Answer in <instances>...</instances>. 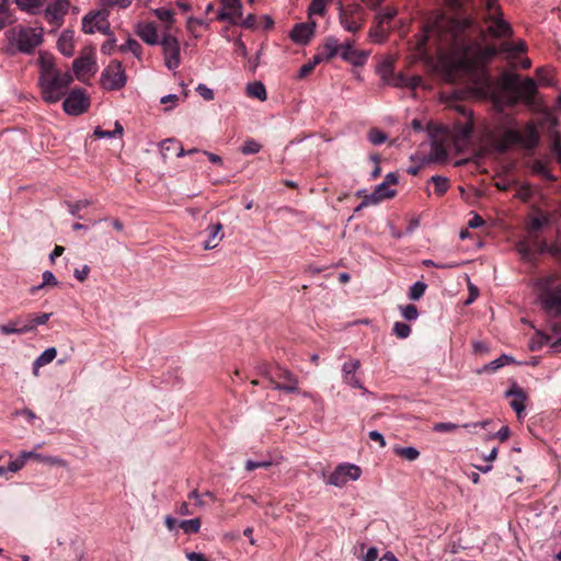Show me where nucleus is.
Returning a JSON list of instances; mask_svg holds the SVG:
<instances>
[{"label": "nucleus", "instance_id": "864d4df0", "mask_svg": "<svg viewBox=\"0 0 561 561\" xmlns=\"http://www.w3.org/2000/svg\"><path fill=\"white\" fill-rule=\"evenodd\" d=\"M547 221H548V219L543 215L536 216V217L531 218V220L529 222V231L536 232V231L540 230L543 227V225L547 224Z\"/></svg>", "mask_w": 561, "mask_h": 561}, {"label": "nucleus", "instance_id": "49530a36", "mask_svg": "<svg viewBox=\"0 0 561 561\" xmlns=\"http://www.w3.org/2000/svg\"><path fill=\"white\" fill-rule=\"evenodd\" d=\"M393 333L399 339H407L411 334V327L404 322H396L392 329Z\"/></svg>", "mask_w": 561, "mask_h": 561}, {"label": "nucleus", "instance_id": "39448f33", "mask_svg": "<svg viewBox=\"0 0 561 561\" xmlns=\"http://www.w3.org/2000/svg\"><path fill=\"white\" fill-rule=\"evenodd\" d=\"M11 45L24 54H32L43 43V27L32 28L22 25L14 26L5 32Z\"/></svg>", "mask_w": 561, "mask_h": 561}, {"label": "nucleus", "instance_id": "3c124183", "mask_svg": "<svg viewBox=\"0 0 561 561\" xmlns=\"http://www.w3.org/2000/svg\"><path fill=\"white\" fill-rule=\"evenodd\" d=\"M400 309L402 317L408 321L415 320L419 317L417 308L414 305L401 306Z\"/></svg>", "mask_w": 561, "mask_h": 561}, {"label": "nucleus", "instance_id": "09e8293b", "mask_svg": "<svg viewBox=\"0 0 561 561\" xmlns=\"http://www.w3.org/2000/svg\"><path fill=\"white\" fill-rule=\"evenodd\" d=\"M23 458L27 461L28 459H34L36 461H45L48 463H59V460L53 457H44L39 454H36L34 451H23Z\"/></svg>", "mask_w": 561, "mask_h": 561}, {"label": "nucleus", "instance_id": "052dcab7", "mask_svg": "<svg viewBox=\"0 0 561 561\" xmlns=\"http://www.w3.org/2000/svg\"><path fill=\"white\" fill-rule=\"evenodd\" d=\"M90 273V267L88 265H84L82 270H76L75 271V277L79 282H84Z\"/></svg>", "mask_w": 561, "mask_h": 561}, {"label": "nucleus", "instance_id": "e433bc0d", "mask_svg": "<svg viewBox=\"0 0 561 561\" xmlns=\"http://www.w3.org/2000/svg\"><path fill=\"white\" fill-rule=\"evenodd\" d=\"M394 454L409 461H414L420 457V451L414 447H396Z\"/></svg>", "mask_w": 561, "mask_h": 561}, {"label": "nucleus", "instance_id": "a19ab883", "mask_svg": "<svg viewBox=\"0 0 561 561\" xmlns=\"http://www.w3.org/2000/svg\"><path fill=\"white\" fill-rule=\"evenodd\" d=\"M262 146L253 138L247 139L242 147L240 148V151L242 154H254L257 153L261 150Z\"/></svg>", "mask_w": 561, "mask_h": 561}, {"label": "nucleus", "instance_id": "412c9836", "mask_svg": "<svg viewBox=\"0 0 561 561\" xmlns=\"http://www.w3.org/2000/svg\"><path fill=\"white\" fill-rule=\"evenodd\" d=\"M340 56L343 60L354 65V66H363L367 60V53L363 50H356L353 48V43L346 42L341 45Z\"/></svg>", "mask_w": 561, "mask_h": 561}, {"label": "nucleus", "instance_id": "2f4dec72", "mask_svg": "<svg viewBox=\"0 0 561 561\" xmlns=\"http://www.w3.org/2000/svg\"><path fill=\"white\" fill-rule=\"evenodd\" d=\"M152 12L160 21L165 23V30L169 31L171 25L174 23V11L165 8H158Z\"/></svg>", "mask_w": 561, "mask_h": 561}, {"label": "nucleus", "instance_id": "1a4fd4ad", "mask_svg": "<svg viewBox=\"0 0 561 561\" xmlns=\"http://www.w3.org/2000/svg\"><path fill=\"white\" fill-rule=\"evenodd\" d=\"M268 381L274 389L283 390L288 393L298 392V379L288 369L276 366L268 373Z\"/></svg>", "mask_w": 561, "mask_h": 561}, {"label": "nucleus", "instance_id": "f03ea898", "mask_svg": "<svg viewBox=\"0 0 561 561\" xmlns=\"http://www.w3.org/2000/svg\"><path fill=\"white\" fill-rule=\"evenodd\" d=\"M466 18H471L474 21V23L480 27L481 32L474 34L472 38L478 41L481 45H483L482 41L486 36L492 39H501L502 42L510 39L513 36L512 25L504 19V15H500L495 19L491 18L490 15H486L484 18V21H482V23L485 25V28H483L482 25L477 21V19L471 15L456 16L450 19L442 18L439 21L436 22L435 27L437 30L438 35L440 36L442 44L450 51V69L459 72H461V70L456 67V57L453 45L454 43L449 36V34L451 33L450 23L456 20H462Z\"/></svg>", "mask_w": 561, "mask_h": 561}, {"label": "nucleus", "instance_id": "de8ad7c7", "mask_svg": "<svg viewBox=\"0 0 561 561\" xmlns=\"http://www.w3.org/2000/svg\"><path fill=\"white\" fill-rule=\"evenodd\" d=\"M325 7L327 0H312L308 8L309 15H323L325 13Z\"/></svg>", "mask_w": 561, "mask_h": 561}, {"label": "nucleus", "instance_id": "774afa93", "mask_svg": "<svg viewBox=\"0 0 561 561\" xmlns=\"http://www.w3.org/2000/svg\"><path fill=\"white\" fill-rule=\"evenodd\" d=\"M186 558L190 561H209L204 554L198 553V552H188L186 554Z\"/></svg>", "mask_w": 561, "mask_h": 561}, {"label": "nucleus", "instance_id": "79ce46f5", "mask_svg": "<svg viewBox=\"0 0 561 561\" xmlns=\"http://www.w3.org/2000/svg\"><path fill=\"white\" fill-rule=\"evenodd\" d=\"M427 285L423 282L414 283L409 290V298L411 300H419L425 293Z\"/></svg>", "mask_w": 561, "mask_h": 561}, {"label": "nucleus", "instance_id": "7ed1b4c3", "mask_svg": "<svg viewBox=\"0 0 561 561\" xmlns=\"http://www.w3.org/2000/svg\"><path fill=\"white\" fill-rule=\"evenodd\" d=\"M38 62V85L42 98L46 103H57L66 96L73 77L70 71H61L56 68L51 57L41 56Z\"/></svg>", "mask_w": 561, "mask_h": 561}, {"label": "nucleus", "instance_id": "cd10ccee", "mask_svg": "<svg viewBox=\"0 0 561 561\" xmlns=\"http://www.w3.org/2000/svg\"><path fill=\"white\" fill-rule=\"evenodd\" d=\"M23 317H18L10 320L7 324L0 325V332L4 335L9 334H24L30 332V328H22Z\"/></svg>", "mask_w": 561, "mask_h": 561}, {"label": "nucleus", "instance_id": "473e14b6", "mask_svg": "<svg viewBox=\"0 0 561 561\" xmlns=\"http://www.w3.org/2000/svg\"><path fill=\"white\" fill-rule=\"evenodd\" d=\"M428 182L434 184L435 194L438 196H443L449 188V180L442 175H434Z\"/></svg>", "mask_w": 561, "mask_h": 561}, {"label": "nucleus", "instance_id": "6e6d98bb", "mask_svg": "<svg viewBox=\"0 0 561 561\" xmlns=\"http://www.w3.org/2000/svg\"><path fill=\"white\" fill-rule=\"evenodd\" d=\"M457 428H458V425L455 423H450V422H447V423L442 422V423H436L434 425V431L438 432V433L454 432Z\"/></svg>", "mask_w": 561, "mask_h": 561}, {"label": "nucleus", "instance_id": "72a5a7b5", "mask_svg": "<svg viewBox=\"0 0 561 561\" xmlns=\"http://www.w3.org/2000/svg\"><path fill=\"white\" fill-rule=\"evenodd\" d=\"M201 518L196 517L193 519L187 520H181L179 523V527L185 533V534H196L201 529Z\"/></svg>", "mask_w": 561, "mask_h": 561}, {"label": "nucleus", "instance_id": "b1692460", "mask_svg": "<svg viewBox=\"0 0 561 561\" xmlns=\"http://www.w3.org/2000/svg\"><path fill=\"white\" fill-rule=\"evenodd\" d=\"M137 35L148 45H157L158 32L153 22L139 23L137 25Z\"/></svg>", "mask_w": 561, "mask_h": 561}, {"label": "nucleus", "instance_id": "4c0bfd02", "mask_svg": "<svg viewBox=\"0 0 561 561\" xmlns=\"http://www.w3.org/2000/svg\"><path fill=\"white\" fill-rule=\"evenodd\" d=\"M14 1L21 10L27 11L31 13H35V11L43 5L42 0H14Z\"/></svg>", "mask_w": 561, "mask_h": 561}, {"label": "nucleus", "instance_id": "dca6fc26", "mask_svg": "<svg viewBox=\"0 0 561 561\" xmlns=\"http://www.w3.org/2000/svg\"><path fill=\"white\" fill-rule=\"evenodd\" d=\"M72 69L77 79L85 82L90 76L96 72V64L93 55L90 54L75 59Z\"/></svg>", "mask_w": 561, "mask_h": 561}, {"label": "nucleus", "instance_id": "c03bdc74", "mask_svg": "<svg viewBox=\"0 0 561 561\" xmlns=\"http://www.w3.org/2000/svg\"><path fill=\"white\" fill-rule=\"evenodd\" d=\"M58 284L55 275L50 271H45L43 273V283L36 287L31 289L32 294H35L37 290L44 288L45 286H56Z\"/></svg>", "mask_w": 561, "mask_h": 561}, {"label": "nucleus", "instance_id": "5701e85b", "mask_svg": "<svg viewBox=\"0 0 561 561\" xmlns=\"http://www.w3.org/2000/svg\"><path fill=\"white\" fill-rule=\"evenodd\" d=\"M506 397H513L511 401L512 409L516 412L517 416L520 417L522 413L525 410V402L527 400V396L525 391L514 385L510 390L506 391Z\"/></svg>", "mask_w": 561, "mask_h": 561}, {"label": "nucleus", "instance_id": "8fccbe9b", "mask_svg": "<svg viewBox=\"0 0 561 561\" xmlns=\"http://www.w3.org/2000/svg\"><path fill=\"white\" fill-rule=\"evenodd\" d=\"M12 15L9 11V7L5 3H0V31L8 24L12 23Z\"/></svg>", "mask_w": 561, "mask_h": 561}, {"label": "nucleus", "instance_id": "9d476101", "mask_svg": "<svg viewBox=\"0 0 561 561\" xmlns=\"http://www.w3.org/2000/svg\"><path fill=\"white\" fill-rule=\"evenodd\" d=\"M82 32L85 34H93L95 31L113 35L110 28L108 11L103 9L99 11H91L82 18Z\"/></svg>", "mask_w": 561, "mask_h": 561}, {"label": "nucleus", "instance_id": "bb28decb", "mask_svg": "<svg viewBox=\"0 0 561 561\" xmlns=\"http://www.w3.org/2000/svg\"><path fill=\"white\" fill-rule=\"evenodd\" d=\"M479 7L481 10V21H484L486 15L491 18H497L504 15L503 10L497 0H479Z\"/></svg>", "mask_w": 561, "mask_h": 561}, {"label": "nucleus", "instance_id": "69168bd1", "mask_svg": "<svg viewBox=\"0 0 561 561\" xmlns=\"http://www.w3.org/2000/svg\"><path fill=\"white\" fill-rule=\"evenodd\" d=\"M483 225H484V219L477 214L468 221V226L470 228H479Z\"/></svg>", "mask_w": 561, "mask_h": 561}, {"label": "nucleus", "instance_id": "4468645a", "mask_svg": "<svg viewBox=\"0 0 561 561\" xmlns=\"http://www.w3.org/2000/svg\"><path fill=\"white\" fill-rule=\"evenodd\" d=\"M69 7V0H56L49 3L44 12L45 20L55 27L61 26Z\"/></svg>", "mask_w": 561, "mask_h": 561}, {"label": "nucleus", "instance_id": "a211bd4d", "mask_svg": "<svg viewBox=\"0 0 561 561\" xmlns=\"http://www.w3.org/2000/svg\"><path fill=\"white\" fill-rule=\"evenodd\" d=\"M541 302L547 312L561 316V284L542 293Z\"/></svg>", "mask_w": 561, "mask_h": 561}, {"label": "nucleus", "instance_id": "5fc2aeb1", "mask_svg": "<svg viewBox=\"0 0 561 561\" xmlns=\"http://www.w3.org/2000/svg\"><path fill=\"white\" fill-rule=\"evenodd\" d=\"M25 462L26 460L23 458V454H21L19 458L9 461L7 471L16 472L23 468Z\"/></svg>", "mask_w": 561, "mask_h": 561}, {"label": "nucleus", "instance_id": "7c9ffc66", "mask_svg": "<svg viewBox=\"0 0 561 561\" xmlns=\"http://www.w3.org/2000/svg\"><path fill=\"white\" fill-rule=\"evenodd\" d=\"M397 13L398 11L393 8H385L382 12L378 14V30H380V32H383V26L389 25L397 15Z\"/></svg>", "mask_w": 561, "mask_h": 561}, {"label": "nucleus", "instance_id": "13d9d810", "mask_svg": "<svg viewBox=\"0 0 561 561\" xmlns=\"http://www.w3.org/2000/svg\"><path fill=\"white\" fill-rule=\"evenodd\" d=\"M116 39L114 37L108 38L101 47V51L105 55H111L114 51Z\"/></svg>", "mask_w": 561, "mask_h": 561}, {"label": "nucleus", "instance_id": "ea45409f", "mask_svg": "<svg viewBox=\"0 0 561 561\" xmlns=\"http://www.w3.org/2000/svg\"><path fill=\"white\" fill-rule=\"evenodd\" d=\"M119 50L125 53V51H130L133 53L136 57H139L141 51H142V47L141 45L134 38H128L126 41L125 44H123L121 47H119Z\"/></svg>", "mask_w": 561, "mask_h": 561}, {"label": "nucleus", "instance_id": "4be33fe9", "mask_svg": "<svg viewBox=\"0 0 561 561\" xmlns=\"http://www.w3.org/2000/svg\"><path fill=\"white\" fill-rule=\"evenodd\" d=\"M360 367L358 359L345 362L342 367L343 381L353 388L363 389L362 381L356 377L355 373Z\"/></svg>", "mask_w": 561, "mask_h": 561}, {"label": "nucleus", "instance_id": "c756f323", "mask_svg": "<svg viewBox=\"0 0 561 561\" xmlns=\"http://www.w3.org/2000/svg\"><path fill=\"white\" fill-rule=\"evenodd\" d=\"M221 229H222V225L219 222L208 227V239L204 242V249L211 250L218 245L217 240H221L222 236H224V234H221L218 238V234L221 231Z\"/></svg>", "mask_w": 561, "mask_h": 561}, {"label": "nucleus", "instance_id": "393cba45", "mask_svg": "<svg viewBox=\"0 0 561 561\" xmlns=\"http://www.w3.org/2000/svg\"><path fill=\"white\" fill-rule=\"evenodd\" d=\"M75 31L72 30H64L60 34L57 48L58 50L67 57H71L75 53Z\"/></svg>", "mask_w": 561, "mask_h": 561}, {"label": "nucleus", "instance_id": "9b49d317", "mask_svg": "<svg viewBox=\"0 0 561 561\" xmlns=\"http://www.w3.org/2000/svg\"><path fill=\"white\" fill-rule=\"evenodd\" d=\"M90 99L81 89H73L64 100L62 107L67 114L80 115L88 111Z\"/></svg>", "mask_w": 561, "mask_h": 561}, {"label": "nucleus", "instance_id": "6e6552de", "mask_svg": "<svg viewBox=\"0 0 561 561\" xmlns=\"http://www.w3.org/2000/svg\"><path fill=\"white\" fill-rule=\"evenodd\" d=\"M100 83L107 91L121 90L126 84V76L122 62L112 60L102 71Z\"/></svg>", "mask_w": 561, "mask_h": 561}, {"label": "nucleus", "instance_id": "f257e3e1", "mask_svg": "<svg viewBox=\"0 0 561 561\" xmlns=\"http://www.w3.org/2000/svg\"><path fill=\"white\" fill-rule=\"evenodd\" d=\"M450 27L449 36L454 43L456 67L463 73L473 72L497 55L505 54L513 57L527 51V44L523 39L517 42L506 39L499 46L481 45L472 38L481 30L471 18L456 20L450 23Z\"/></svg>", "mask_w": 561, "mask_h": 561}, {"label": "nucleus", "instance_id": "c9c22d12", "mask_svg": "<svg viewBox=\"0 0 561 561\" xmlns=\"http://www.w3.org/2000/svg\"><path fill=\"white\" fill-rule=\"evenodd\" d=\"M248 94L252 98H256L261 101L266 100V90L262 82H254L248 85Z\"/></svg>", "mask_w": 561, "mask_h": 561}, {"label": "nucleus", "instance_id": "f3484780", "mask_svg": "<svg viewBox=\"0 0 561 561\" xmlns=\"http://www.w3.org/2000/svg\"><path fill=\"white\" fill-rule=\"evenodd\" d=\"M224 10L217 15L219 21H229L238 24L242 18V4L240 0H220Z\"/></svg>", "mask_w": 561, "mask_h": 561}, {"label": "nucleus", "instance_id": "680f3d73", "mask_svg": "<svg viewBox=\"0 0 561 561\" xmlns=\"http://www.w3.org/2000/svg\"><path fill=\"white\" fill-rule=\"evenodd\" d=\"M314 69V66L309 61L305 65L301 66V68L299 69V75L298 77L299 78H305L307 77L308 75H310Z\"/></svg>", "mask_w": 561, "mask_h": 561}, {"label": "nucleus", "instance_id": "20e7f679", "mask_svg": "<svg viewBox=\"0 0 561 561\" xmlns=\"http://www.w3.org/2000/svg\"><path fill=\"white\" fill-rule=\"evenodd\" d=\"M538 141L539 135L533 124H527L523 130L500 126L490 134V142L500 153L507 152L514 146L530 150Z\"/></svg>", "mask_w": 561, "mask_h": 561}, {"label": "nucleus", "instance_id": "a878e982", "mask_svg": "<svg viewBox=\"0 0 561 561\" xmlns=\"http://www.w3.org/2000/svg\"><path fill=\"white\" fill-rule=\"evenodd\" d=\"M341 45L335 37H327L324 43L319 47V51L321 53L323 59L325 61L334 58L339 53H341Z\"/></svg>", "mask_w": 561, "mask_h": 561}, {"label": "nucleus", "instance_id": "58836bf2", "mask_svg": "<svg viewBox=\"0 0 561 561\" xmlns=\"http://www.w3.org/2000/svg\"><path fill=\"white\" fill-rule=\"evenodd\" d=\"M431 154V158L436 161H443L447 158V151L445 147L437 140L432 142Z\"/></svg>", "mask_w": 561, "mask_h": 561}, {"label": "nucleus", "instance_id": "aec40b11", "mask_svg": "<svg viewBox=\"0 0 561 561\" xmlns=\"http://www.w3.org/2000/svg\"><path fill=\"white\" fill-rule=\"evenodd\" d=\"M396 195V191L391 190L388 184L385 182L380 183L376 186L375 191L366 196L365 201H363L356 208V210L362 209L363 207H366L369 204H377L386 198H391Z\"/></svg>", "mask_w": 561, "mask_h": 561}, {"label": "nucleus", "instance_id": "423d86ee", "mask_svg": "<svg viewBox=\"0 0 561 561\" xmlns=\"http://www.w3.org/2000/svg\"><path fill=\"white\" fill-rule=\"evenodd\" d=\"M504 89L511 91L516 98L527 104H533L537 93V84L534 79L526 78L520 81L518 75L505 73L502 78Z\"/></svg>", "mask_w": 561, "mask_h": 561}, {"label": "nucleus", "instance_id": "f704fd0d", "mask_svg": "<svg viewBox=\"0 0 561 561\" xmlns=\"http://www.w3.org/2000/svg\"><path fill=\"white\" fill-rule=\"evenodd\" d=\"M473 131V123L468 121L466 123H460L456 126L457 138L460 140H468Z\"/></svg>", "mask_w": 561, "mask_h": 561}, {"label": "nucleus", "instance_id": "c85d7f7f", "mask_svg": "<svg viewBox=\"0 0 561 561\" xmlns=\"http://www.w3.org/2000/svg\"><path fill=\"white\" fill-rule=\"evenodd\" d=\"M50 316L51 313L27 314L25 319L23 318L22 328H30V332H32L37 325L45 324Z\"/></svg>", "mask_w": 561, "mask_h": 561}, {"label": "nucleus", "instance_id": "2eb2a0df", "mask_svg": "<svg viewBox=\"0 0 561 561\" xmlns=\"http://www.w3.org/2000/svg\"><path fill=\"white\" fill-rule=\"evenodd\" d=\"M515 248L523 260L533 262L536 259L537 253H542L546 250L547 243L545 241L538 240L537 237H534L531 241H518Z\"/></svg>", "mask_w": 561, "mask_h": 561}, {"label": "nucleus", "instance_id": "603ef678", "mask_svg": "<svg viewBox=\"0 0 561 561\" xmlns=\"http://www.w3.org/2000/svg\"><path fill=\"white\" fill-rule=\"evenodd\" d=\"M368 139L374 145H381L386 141L387 135L377 128H373L369 130Z\"/></svg>", "mask_w": 561, "mask_h": 561}, {"label": "nucleus", "instance_id": "0e129e2a", "mask_svg": "<svg viewBox=\"0 0 561 561\" xmlns=\"http://www.w3.org/2000/svg\"><path fill=\"white\" fill-rule=\"evenodd\" d=\"M90 204L91 202L88 199L78 201L71 206V213L76 215L80 209L85 208Z\"/></svg>", "mask_w": 561, "mask_h": 561}, {"label": "nucleus", "instance_id": "a18cd8bd", "mask_svg": "<svg viewBox=\"0 0 561 561\" xmlns=\"http://www.w3.org/2000/svg\"><path fill=\"white\" fill-rule=\"evenodd\" d=\"M511 360H512L511 357H508L506 355H502L501 357H499V358L492 360L491 363H489L488 365H485L484 370L485 371H490V373H494L499 368H501V367L505 366L506 364H508Z\"/></svg>", "mask_w": 561, "mask_h": 561}, {"label": "nucleus", "instance_id": "ddd939ff", "mask_svg": "<svg viewBox=\"0 0 561 561\" xmlns=\"http://www.w3.org/2000/svg\"><path fill=\"white\" fill-rule=\"evenodd\" d=\"M362 470L358 466L351 463H342L329 476L328 483L334 486L342 488L350 480H357L360 477Z\"/></svg>", "mask_w": 561, "mask_h": 561}, {"label": "nucleus", "instance_id": "e2e57ef3", "mask_svg": "<svg viewBox=\"0 0 561 561\" xmlns=\"http://www.w3.org/2000/svg\"><path fill=\"white\" fill-rule=\"evenodd\" d=\"M368 436H369V438H370L371 440L379 443V445H380L381 447H385V446H386V440H385V438H383L382 434H380L379 432H377V431H371V432H369Z\"/></svg>", "mask_w": 561, "mask_h": 561}, {"label": "nucleus", "instance_id": "f8f14e48", "mask_svg": "<svg viewBox=\"0 0 561 561\" xmlns=\"http://www.w3.org/2000/svg\"><path fill=\"white\" fill-rule=\"evenodd\" d=\"M160 44L163 49L165 67L170 70L176 69L181 62L179 41L173 35L165 33Z\"/></svg>", "mask_w": 561, "mask_h": 561}, {"label": "nucleus", "instance_id": "0eeeda50", "mask_svg": "<svg viewBox=\"0 0 561 561\" xmlns=\"http://www.w3.org/2000/svg\"><path fill=\"white\" fill-rule=\"evenodd\" d=\"M366 10L356 2L343 4L340 2L339 20L342 27L351 33L358 32L365 23Z\"/></svg>", "mask_w": 561, "mask_h": 561}, {"label": "nucleus", "instance_id": "6ab92c4d", "mask_svg": "<svg viewBox=\"0 0 561 561\" xmlns=\"http://www.w3.org/2000/svg\"><path fill=\"white\" fill-rule=\"evenodd\" d=\"M316 22L310 23H298L290 31L289 37L296 44L305 45L307 44L314 34Z\"/></svg>", "mask_w": 561, "mask_h": 561}, {"label": "nucleus", "instance_id": "37998d69", "mask_svg": "<svg viewBox=\"0 0 561 561\" xmlns=\"http://www.w3.org/2000/svg\"><path fill=\"white\" fill-rule=\"evenodd\" d=\"M57 356V350L55 347H49L45 350L37 358V366H45L51 363Z\"/></svg>", "mask_w": 561, "mask_h": 561}, {"label": "nucleus", "instance_id": "4d7b16f0", "mask_svg": "<svg viewBox=\"0 0 561 561\" xmlns=\"http://www.w3.org/2000/svg\"><path fill=\"white\" fill-rule=\"evenodd\" d=\"M196 91L206 101H211L214 99L213 90L208 89L205 84H198V87L196 88Z\"/></svg>", "mask_w": 561, "mask_h": 561}, {"label": "nucleus", "instance_id": "bf43d9fd", "mask_svg": "<svg viewBox=\"0 0 561 561\" xmlns=\"http://www.w3.org/2000/svg\"><path fill=\"white\" fill-rule=\"evenodd\" d=\"M389 84H392L393 87H407L408 78L403 75L396 76L391 81H387Z\"/></svg>", "mask_w": 561, "mask_h": 561}, {"label": "nucleus", "instance_id": "338daca9", "mask_svg": "<svg viewBox=\"0 0 561 561\" xmlns=\"http://www.w3.org/2000/svg\"><path fill=\"white\" fill-rule=\"evenodd\" d=\"M378 558V550L377 548H369L366 554L363 558V561H376Z\"/></svg>", "mask_w": 561, "mask_h": 561}]
</instances>
